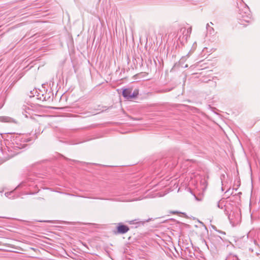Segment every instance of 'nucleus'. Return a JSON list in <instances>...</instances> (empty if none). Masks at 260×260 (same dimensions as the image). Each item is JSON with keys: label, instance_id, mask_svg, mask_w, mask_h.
I'll return each instance as SVG.
<instances>
[{"label": "nucleus", "instance_id": "nucleus-11", "mask_svg": "<svg viewBox=\"0 0 260 260\" xmlns=\"http://www.w3.org/2000/svg\"><path fill=\"white\" fill-rule=\"evenodd\" d=\"M186 56H183V57H182L180 59V61H179V63H180V64H181L182 62H183V61H184L185 60V59H186Z\"/></svg>", "mask_w": 260, "mask_h": 260}, {"label": "nucleus", "instance_id": "nucleus-17", "mask_svg": "<svg viewBox=\"0 0 260 260\" xmlns=\"http://www.w3.org/2000/svg\"><path fill=\"white\" fill-rule=\"evenodd\" d=\"M184 67V68H187V67H188V65H187V64H186Z\"/></svg>", "mask_w": 260, "mask_h": 260}, {"label": "nucleus", "instance_id": "nucleus-4", "mask_svg": "<svg viewBox=\"0 0 260 260\" xmlns=\"http://www.w3.org/2000/svg\"><path fill=\"white\" fill-rule=\"evenodd\" d=\"M138 91L137 90H135L132 93V89L131 88L124 89L122 91V95L125 99L127 100L135 98L138 95Z\"/></svg>", "mask_w": 260, "mask_h": 260}, {"label": "nucleus", "instance_id": "nucleus-16", "mask_svg": "<svg viewBox=\"0 0 260 260\" xmlns=\"http://www.w3.org/2000/svg\"><path fill=\"white\" fill-rule=\"evenodd\" d=\"M172 213H173V214H176V213H178V212H177V211H173V212H172Z\"/></svg>", "mask_w": 260, "mask_h": 260}, {"label": "nucleus", "instance_id": "nucleus-7", "mask_svg": "<svg viewBox=\"0 0 260 260\" xmlns=\"http://www.w3.org/2000/svg\"><path fill=\"white\" fill-rule=\"evenodd\" d=\"M0 122H9V123H16L17 121L14 118L9 116H0Z\"/></svg>", "mask_w": 260, "mask_h": 260}, {"label": "nucleus", "instance_id": "nucleus-9", "mask_svg": "<svg viewBox=\"0 0 260 260\" xmlns=\"http://www.w3.org/2000/svg\"><path fill=\"white\" fill-rule=\"evenodd\" d=\"M191 28L190 27L188 28L186 30V34L185 35L187 36H189L190 35V34H191ZM187 37H186V38Z\"/></svg>", "mask_w": 260, "mask_h": 260}, {"label": "nucleus", "instance_id": "nucleus-10", "mask_svg": "<svg viewBox=\"0 0 260 260\" xmlns=\"http://www.w3.org/2000/svg\"><path fill=\"white\" fill-rule=\"evenodd\" d=\"M42 96L43 97V101H48L50 99V96H47L46 95L44 96V95L43 94Z\"/></svg>", "mask_w": 260, "mask_h": 260}, {"label": "nucleus", "instance_id": "nucleus-5", "mask_svg": "<svg viewBox=\"0 0 260 260\" xmlns=\"http://www.w3.org/2000/svg\"><path fill=\"white\" fill-rule=\"evenodd\" d=\"M25 145V144L18 145V144H16V145H14V146H13L14 151L13 152L12 150H9V151L10 153L9 154V155L11 156V157H13V156L17 155V154L19 153L20 152L19 150L21 149V148H23Z\"/></svg>", "mask_w": 260, "mask_h": 260}, {"label": "nucleus", "instance_id": "nucleus-18", "mask_svg": "<svg viewBox=\"0 0 260 260\" xmlns=\"http://www.w3.org/2000/svg\"><path fill=\"white\" fill-rule=\"evenodd\" d=\"M133 221H131L129 222V223H130L131 224H132V223H133Z\"/></svg>", "mask_w": 260, "mask_h": 260}, {"label": "nucleus", "instance_id": "nucleus-13", "mask_svg": "<svg viewBox=\"0 0 260 260\" xmlns=\"http://www.w3.org/2000/svg\"><path fill=\"white\" fill-rule=\"evenodd\" d=\"M183 30V32L186 31V29L184 28L181 29V30Z\"/></svg>", "mask_w": 260, "mask_h": 260}, {"label": "nucleus", "instance_id": "nucleus-8", "mask_svg": "<svg viewBox=\"0 0 260 260\" xmlns=\"http://www.w3.org/2000/svg\"><path fill=\"white\" fill-rule=\"evenodd\" d=\"M206 28L207 29V31L209 32L211 34L214 32V28L212 27H210L209 23L207 24Z\"/></svg>", "mask_w": 260, "mask_h": 260}, {"label": "nucleus", "instance_id": "nucleus-2", "mask_svg": "<svg viewBox=\"0 0 260 260\" xmlns=\"http://www.w3.org/2000/svg\"><path fill=\"white\" fill-rule=\"evenodd\" d=\"M231 206V205L230 203H228L227 201L224 200H220L217 204L218 207L221 209H223L225 214L228 215L229 219L230 220V222L231 223L232 221L231 220L230 215H229V212L231 210L230 208V206Z\"/></svg>", "mask_w": 260, "mask_h": 260}, {"label": "nucleus", "instance_id": "nucleus-21", "mask_svg": "<svg viewBox=\"0 0 260 260\" xmlns=\"http://www.w3.org/2000/svg\"><path fill=\"white\" fill-rule=\"evenodd\" d=\"M221 233L223 234H225V233L224 232H221Z\"/></svg>", "mask_w": 260, "mask_h": 260}, {"label": "nucleus", "instance_id": "nucleus-3", "mask_svg": "<svg viewBox=\"0 0 260 260\" xmlns=\"http://www.w3.org/2000/svg\"><path fill=\"white\" fill-rule=\"evenodd\" d=\"M208 240L215 247L217 248L223 241L222 239L218 235L212 234L208 237Z\"/></svg>", "mask_w": 260, "mask_h": 260}, {"label": "nucleus", "instance_id": "nucleus-12", "mask_svg": "<svg viewBox=\"0 0 260 260\" xmlns=\"http://www.w3.org/2000/svg\"><path fill=\"white\" fill-rule=\"evenodd\" d=\"M170 91V89H165V90H164L162 91V92H168V91Z\"/></svg>", "mask_w": 260, "mask_h": 260}, {"label": "nucleus", "instance_id": "nucleus-14", "mask_svg": "<svg viewBox=\"0 0 260 260\" xmlns=\"http://www.w3.org/2000/svg\"><path fill=\"white\" fill-rule=\"evenodd\" d=\"M204 241L206 243V245L208 246V244H207L208 242L207 241H206V240H204Z\"/></svg>", "mask_w": 260, "mask_h": 260}, {"label": "nucleus", "instance_id": "nucleus-1", "mask_svg": "<svg viewBox=\"0 0 260 260\" xmlns=\"http://www.w3.org/2000/svg\"><path fill=\"white\" fill-rule=\"evenodd\" d=\"M238 19L240 20V23L243 24V22H249L251 20V15L249 8L242 5L239 10Z\"/></svg>", "mask_w": 260, "mask_h": 260}, {"label": "nucleus", "instance_id": "nucleus-20", "mask_svg": "<svg viewBox=\"0 0 260 260\" xmlns=\"http://www.w3.org/2000/svg\"><path fill=\"white\" fill-rule=\"evenodd\" d=\"M235 258L237 259V260H238V258L237 257V256H235Z\"/></svg>", "mask_w": 260, "mask_h": 260}, {"label": "nucleus", "instance_id": "nucleus-19", "mask_svg": "<svg viewBox=\"0 0 260 260\" xmlns=\"http://www.w3.org/2000/svg\"><path fill=\"white\" fill-rule=\"evenodd\" d=\"M208 82H213V81H211V80H208Z\"/></svg>", "mask_w": 260, "mask_h": 260}, {"label": "nucleus", "instance_id": "nucleus-6", "mask_svg": "<svg viewBox=\"0 0 260 260\" xmlns=\"http://www.w3.org/2000/svg\"><path fill=\"white\" fill-rule=\"evenodd\" d=\"M129 228L125 225L122 224V223H119L117 227L116 234H124L127 233L129 231Z\"/></svg>", "mask_w": 260, "mask_h": 260}, {"label": "nucleus", "instance_id": "nucleus-15", "mask_svg": "<svg viewBox=\"0 0 260 260\" xmlns=\"http://www.w3.org/2000/svg\"><path fill=\"white\" fill-rule=\"evenodd\" d=\"M29 141V140H27V139H24L23 141H24V142H28V141Z\"/></svg>", "mask_w": 260, "mask_h": 260}]
</instances>
